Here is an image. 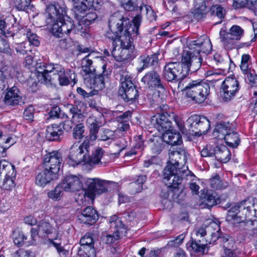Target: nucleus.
<instances>
[{
    "label": "nucleus",
    "mask_w": 257,
    "mask_h": 257,
    "mask_svg": "<svg viewBox=\"0 0 257 257\" xmlns=\"http://www.w3.org/2000/svg\"><path fill=\"white\" fill-rule=\"evenodd\" d=\"M188 156L182 149L169 153V161L163 171V181L169 187L177 188L185 176H188V167L185 166Z\"/></svg>",
    "instance_id": "obj_1"
},
{
    "label": "nucleus",
    "mask_w": 257,
    "mask_h": 257,
    "mask_svg": "<svg viewBox=\"0 0 257 257\" xmlns=\"http://www.w3.org/2000/svg\"><path fill=\"white\" fill-rule=\"evenodd\" d=\"M200 58L192 56L191 54L183 51L181 62H170L164 66L162 77L168 82L175 83L180 79L185 78L189 72H194L200 67Z\"/></svg>",
    "instance_id": "obj_2"
},
{
    "label": "nucleus",
    "mask_w": 257,
    "mask_h": 257,
    "mask_svg": "<svg viewBox=\"0 0 257 257\" xmlns=\"http://www.w3.org/2000/svg\"><path fill=\"white\" fill-rule=\"evenodd\" d=\"M45 15L46 22L52 25L51 33L55 37L62 38L73 30V22L66 16L65 5L50 4L46 6Z\"/></svg>",
    "instance_id": "obj_3"
},
{
    "label": "nucleus",
    "mask_w": 257,
    "mask_h": 257,
    "mask_svg": "<svg viewBox=\"0 0 257 257\" xmlns=\"http://www.w3.org/2000/svg\"><path fill=\"white\" fill-rule=\"evenodd\" d=\"M75 17L78 21L79 26H88L93 23L97 18L95 12H91L84 15V13L94 7L95 0H73Z\"/></svg>",
    "instance_id": "obj_4"
},
{
    "label": "nucleus",
    "mask_w": 257,
    "mask_h": 257,
    "mask_svg": "<svg viewBox=\"0 0 257 257\" xmlns=\"http://www.w3.org/2000/svg\"><path fill=\"white\" fill-rule=\"evenodd\" d=\"M90 146V143L88 138H85L83 142L80 144L79 143H74L69 150V165L75 167L80 164L85 165Z\"/></svg>",
    "instance_id": "obj_5"
},
{
    "label": "nucleus",
    "mask_w": 257,
    "mask_h": 257,
    "mask_svg": "<svg viewBox=\"0 0 257 257\" xmlns=\"http://www.w3.org/2000/svg\"><path fill=\"white\" fill-rule=\"evenodd\" d=\"M229 210L233 212L241 214L240 217L247 218V221L252 222L257 218V199L248 197L236 203Z\"/></svg>",
    "instance_id": "obj_6"
},
{
    "label": "nucleus",
    "mask_w": 257,
    "mask_h": 257,
    "mask_svg": "<svg viewBox=\"0 0 257 257\" xmlns=\"http://www.w3.org/2000/svg\"><path fill=\"white\" fill-rule=\"evenodd\" d=\"M129 23V19L124 17L120 12H117L111 15L108 21L109 31L105 34L106 38L112 42L113 47L117 45V40L124 24Z\"/></svg>",
    "instance_id": "obj_7"
},
{
    "label": "nucleus",
    "mask_w": 257,
    "mask_h": 257,
    "mask_svg": "<svg viewBox=\"0 0 257 257\" xmlns=\"http://www.w3.org/2000/svg\"><path fill=\"white\" fill-rule=\"evenodd\" d=\"M209 84L203 80L191 81L187 90V96L197 103L203 102L210 94Z\"/></svg>",
    "instance_id": "obj_8"
},
{
    "label": "nucleus",
    "mask_w": 257,
    "mask_h": 257,
    "mask_svg": "<svg viewBox=\"0 0 257 257\" xmlns=\"http://www.w3.org/2000/svg\"><path fill=\"white\" fill-rule=\"evenodd\" d=\"M110 229L112 234H107L103 237L106 243H112L119 240L122 235H125L126 229L121 220L116 215H113L109 219Z\"/></svg>",
    "instance_id": "obj_9"
},
{
    "label": "nucleus",
    "mask_w": 257,
    "mask_h": 257,
    "mask_svg": "<svg viewBox=\"0 0 257 257\" xmlns=\"http://www.w3.org/2000/svg\"><path fill=\"white\" fill-rule=\"evenodd\" d=\"M87 186L84 197L93 200L96 195H100L108 191L110 182L98 178H89L86 182Z\"/></svg>",
    "instance_id": "obj_10"
},
{
    "label": "nucleus",
    "mask_w": 257,
    "mask_h": 257,
    "mask_svg": "<svg viewBox=\"0 0 257 257\" xmlns=\"http://www.w3.org/2000/svg\"><path fill=\"white\" fill-rule=\"evenodd\" d=\"M244 35V30L240 26L233 25L228 32L222 29L220 31L219 35L223 45L228 48H231L240 40Z\"/></svg>",
    "instance_id": "obj_11"
},
{
    "label": "nucleus",
    "mask_w": 257,
    "mask_h": 257,
    "mask_svg": "<svg viewBox=\"0 0 257 257\" xmlns=\"http://www.w3.org/2000/svg\"><path fill=\"white\" fill-rule=\"evenodd\" d=\"M160 108L162 109L163 112L159 114L158 117L154 116L152 119V123L154 127L160 133H165L170 130L172 127V120L173 118L171 117V115L175 114L174 112L168 113L166 110L168 108L167 105H163Z\"/></svg>",
    "instance_id": "obj_12"
},
{
    "label": "nucleus",
    "mask_w": 257,
    "mask_h": 257,
    "mask_svg": "<svg viewBox=\"0 0 257 257\" xmlns=\"http://www.w3.org/2000/svg\"><path fill=\"white\" fill-rule=\"evenodd\" d=\"M171 117L174 118V121L178 126L179 130L186 135L196 136V128L197 127L198 115L194 114L187 119L185 124L181 117L172 114Z\"/></svg>",
    "instance_id": "obj_13"
},
{
    "label": "nucleus",
    "mask_w": 257,
    "mask_h": 257,
    "mask_svg": "<svg viewBox=\"0 0 257 257\" xmlns=\"http://www.w3.org/2000/svg\"><path fill=\"white\" fill-rule=\"evenodd\" d=\"M141 81L146 87L150 89L153 90L156 88L160 89L157 91L158 96L161 97V99L163 98V93L166 92V88L157 72L155 71L147 72L142 78Z\"/></svg>",
    "instance_id": "obj_14"
},
{
    "label": "nucleus",
    "mask_w": 257,
    "mask_h": 257,
    "mask_svg": "<svg viewBox=\"0 0 257 257\" xmlns=\"http://www.w3.org/2000/svg\"><path fill=\"white\" fill-rule=\"evenodd\" d=\"M188 48L189 50H184V51L190 53L192 56L198 57L200 59L201 66L202 59L199 55V53L202 52L206 54H209L212 50V44L210 39L208 37H205L203 41L202 39L192 41L189 44Z\"/></svg>",
    "instance_id": "obj_15"
},
{
    "label": "nucleus",
    "mask_w": 257,
    "mask_h": 257,
    "mask_svg": "<svg viewBox=\"0 0 257 257\" xmlns=\"http://www.w3.org/2000/svg\"><path fill=\"white\" fill-rule=\"evenodd\" d=\"M62 161V154L58 151H53L45 155L43 166L57 176Z\"/></svg>",
    "instance_id": "obj_16"
},
{
    "label": "nucleus",
    "mask_w": 257,
    "mask_h": 257,
    "mask_svg": "<svg viewBox=\"0 0 257 257\" xmlns=\"http://www.w3.org/2000/svg\"><path fill=\"white\" fill-rule=\"evenodd\" d=\"M223 94H221L222 99L228 101L233 98L239 89L238 81L232 77H227L221 84Z\"/></svg>",
    "instance_id": "obj_17"
},
{
    "label": "nucleus",
    "mask_w": 257,
    "mask_h": 257,
    "mask_svg": "<svg viewBox=\"0 0 257 257\" xmlns=\"http://www.w3.org/2000/svg\"><path fill=\"white\" fill-rule=\"evenodd\" d=\"M57 72L52 78H55L54 82H49L50 84H55L58 82L61 86H66L70 83V80L76 83V74L74 71L69 69H64L62 66H58L57 68Z\"/></svg>",
    "instance_id": "obj_18"
},
{
    "label": "nucleus",
    "mask_w": 257,
    "mask_h": 257,
    "mask_svg": "<svg viewBox=\"0 0 257 257\" xmlns=\"http://www.w3.org/2000/svg\"><path fill=\"white\" fill-rule=\"evenodd\" d=\"M56 232L55 227L46 219L39 221L37 228H32L31 229V237L33 239H35L37 235L41 237H46Z\"/></svg>",
    "instance_id": "obj_19"
},
{
    "label": "nucleus",
    "mask_w": 257,
    "mask_h": 257,
    "mask_svg": "<svg viewBox=\"0 0 257 257\" xmlns=\"http://www.w3.org/2000/svg\"><path fill=\"white\" fill-rule=\"evenodd\" d=\"M134 50V46L121 47L117 44L113 47L111 55L116 61H124L132 59L135 57Z\"/></svg>",
    "instance_id": "obj_20"
},
{
    "label": "nucleus",
    "mask_w": 257,
    "mask_h": 257,
    "mask_svg": "<svg viewBox=\"0 0 257 257\" xmlns=\"http://www.w3.org/2000/svg\"><path fill=\"white\" fill-rule=\"evenodd\" d=\"M61 183L63 190L66 191H78L83 187L81 179L78 176L73 175L65 177Z\"/></svg>",
    "instance_id": "obj_21"
},
{
    "label": "nucleus",
    "mask_w": 257,
    "mask_h": 257,
    "mask_svg": "<svg viewBox=\"0 0 257 257\" xmlns=\"http://www.w3.org/2000/svg\"><path fill=\"white\" fill-rule=\"evenodd\" d=\"M106 65L102 66L103 72L99 75L91 76L90 79L91 88H93V91L97 94V92L102 90L105 87V81L108 78L109 72L106 70Z\"/></svg>",
    "instance_id": "obj_22"
},
{
    "label": "nucleus",
    "mask_w": 257,
    "mask_h": 257,
    "mask_svg": "<svg viewBox=\"0 0 257 257\" xmlns=\"http://www.w3.org/2000/svg\"><path fill=\"white\" fill-rule=\"evenodd\" d=\"M57 179V176L44 168L43 170H38L36 173L35 183L40 187H44L52 181Z\"/></svg>",
    "instance_id": "obj_23"
},
{
    "label": "nucleus",
    "mask_w": 257,
    "mask_h": 257,
    "mask_svg": "<svg viewBox=\"0 0 257 257\" xmlns=\"http://www.w3.org/2000/svg\"><path fill=\"white\" fill-rule=\"evenodd\" d=\"M78 219L80 222L84 224L92 225L98 219L97 211L91 206H88L84 209L80 214L77 216Z\"/></svg>",
    "instance_id": "obj_24"
},
{
    "label": "nucleus",
    "mask_w": 257,
    "mask_h": 257,
    "mask_svg": "<svg viewBox=\"0 0 257 257\" xmlns=\"http://www.w3.org/2000/svg\"><path fill=\"white\" fill-rule=\"evenodd\" d=\"M219 230V224L213 220H209L206 221L200 228L196 230V235L198 238L199 237H203L207 233L211 235H213L216 234L215 231H216V233H217Z\"/></svg>",
    "instance_id": "obj_25"
},
{
    "label": "nucleus",
    "mask_w": 257,
    "mask_h": 257,
    "mask_svg": "<svg viewBox=\"0 0 257 257\" xmlns=\"http://www.w3.org/2000/svg\"><path fill=\"white\" fill-rule=\"evenodd\" d=\"M101 117L94 116H89L87 119V124L89 130V139L95 141L97 139L99 128L102 126Z\"/></svg>",
    "instance_id": "obj_26"
},
{
    "label": "nucleus",
    "mask_w": 257,
    "mask_h": 257,
    "mask_svg": "<svg viewBox=\"0 0 257 257\" xmlns=\"http://www.w3.org/2000/svg\"><path fill=\"white\" fill-rule=\"evenodd\" d=\"M4 101L7 105L16 106L22 102L18 88L13 86L11 88L5 95Z\"/></svg>",
    "instance_id": "obj_27"
},
{
    "label": "nucleus",
    "mask_w": 257,
    "mask_h": 257,
    "mask_svg": "<svg viewBox=\"0 0 257 257\" xmlns=\"http://www.w3.org/2000/svg\"><path fill=\"white\" fill-rule=\"evenodd\" d=\"M202 239L195 238L188 242L187 244V248L191 252L203 255L206 252L207 243L206 240L202 237ZM208 250H206L207 251Z\"/></svg>",
    "instance_id": "obj_28"
},
{
    "label": "nucleus",
    "mask_w": 257,
    "mask_h": 257,
    "mask_svg": "<svg viewBox=\"0 0 257 257\" xmlns=\"http://www.w3.org/2000/svg\"><path fill=\"white\" fill-rule=\"evenodd\" d=\"M36 74L38 81L46 84H48L49 82H54L55 78H52L51 75L45 73V63H40L37 64L36 66Z\"/></svg>",
    "instance_id": "obj_29"
},
{
    "label": "nucleus",
    "mask_w": 257,
    "mask_h": 257,
    "mask_svg": "<svg viewBox=\"0 0 257 257\" xmlns=\"http://www.w3.org/2000/svg\"><path fill=\"white\" fill-rule=\"evenodd\" d=\"M127 28L123 27L122 30H121L122 33L119 34L117 40V44H118L119 46H134L133 45V39L132 35H133V36H134L135 35V33H128V31H127Z\"/></svg>",
    "instance_id": "obj_30"
},
{
    "label": "nucleus",
    "mask_w": 257,
    "mask_h": 257,
    "mask_svg": "<svg viewBox=\"0 0 257 257\" xmlns=\"http://www.w3.org/2000/svg\"><path fill=\"white\" fill-rule=\"evenodd\" d=\"M233 125L228 122H220L217 124L213 132L214 136L219 139H223L229 132L232 131Z\"/></svg>",
    "instance_id": "obj_31"
},
{
    "label": "nucleus",
    "mask_w": 257,
    "mask_h": 257,
    "mask_svg": "<svg viewBox=\"0 0 257 257\" xmlns=\"http://www.w3.org/2000/svg\"><path fill=\"white\" fill-rule=\"evenodd\" d=\"M63 134V131L61 126L54 124L47 127L45 136L50 141H58Z\"/></svg>",
    "instance_id": "obj_32"
},
{
    "label": "nucleus",
    "mask_w": 257,
    "mask_h": 257,
    "mask_svg": "<svg viewBox=\"0 0 257 257\" xmlns=\"http://www.w3.org/2000/svg\"><path fill=\"white\" fill-rule=\"evenodd\" d=\"M214 157L218 161L225 163L230 159L231 152L227 147L220 145L215 148Z\"/></svg>",
    "instance_id": "obj_33"
},
{
    "label": "nucleus",
    "mask_w": 257,
    "mask_h": 257,
    "mask_svg": "<svg viewBox=\"0 0 257 257\" xmlns=\"http://www.w3.org/2000/svg\"><path fill=\"white\" fill-rule=\"evenodd\" d=\"M163 138L159 136H155L149 139V145L152 153L155 155L161 153L165 147Z\"/></svg>",
    "instance_id": "obj_34"
},
{
    "label": "nucleus",
    "mask_w": 257,
    "mask_h": 257,
    "mask_svg": "<svg viewBox=\"0 0 257 257\" xmlns=\"http://www.w3.org/2000/svg\"><path fill=\"white\" fill-rule=\"evenodd\" d=\"M104 151L100 147H97L95 150L92 152L91 156H89V154L87 156L86 164H89L90 166L94 165L102 164L100 161Z\"/></svg>",
    "instance_id": "obj_35"
},
{
    "label": "nucleus",
    "mask_w": 257,
    "mask_h": 257,
    "mask_svg": "<svg viewBox=\"0 0 257 257\" xmlns=\"http://www.w3.org/2000/svg\"><path fill=\"white\" fill-rule=\"evenodd\" d=\"M120 81L121 82V88L119 89L120 93L135 86L128 72L123 70L120 71Z\"/></svg>",
    "instance_id": "obj_36"
},
{
    "label": "nucleus",
    "mask_w": 257,
    "mask_h": 257,
    "mask_svg": "<svg viewBox=\"0 0 257 257\" xmlns=\"http://www.w3.org/2000/svg\"><path fill=\"white\" fill-rule=\"evenodd\" d=\"M163 138L165 143L172 146L180 145L182 142L179 133L168 131L163 134Z\"/></svg>",
    "instance_id": "obj_37"
},
{
    "label": "nucleus",
    "mask_w": 257,
    "mask_h": 257,
    "mask_svg": "<svg viewBox=\"0 0 257 257\" xmlns=\"http://www.w3.org/2000/svg\"><path fill=\"white\" fill-rule=\"evenodd\" d=\"M158 56L156 54H152L150 56L143 55L139 58V62L142 66L139 70V71H143L149 66L154 65L158 62Z\"/></svg>",
    "instance_id": "obj_38"
},
{
    "label": "nucleus",
    "mask_w": 257,
    "mask_h": 257,
    "mask_svg": "<svg viewBox=\"0 0 257 257\" xmlns=\"http://www.w3.org/2000/svg\"><path fill=\"white\" fill-rule=\"evenodd\" d=\"M196 136H201L207 133L210 127V122L205 117L198 115Z\"/></svg>",
    "instance_id": "obj_39"
},
{
    "label": "nucleus",
    "mask_w": 257,
    "mask_h": 257,
    "mask_svg": "<svg viewBox=\"0 0 257 257\" xmlns=\"http://www.w3.org/2000/svg\"><path fill=\"white\" fill-rule=\"evenodd\" d=\"M223 139L226 144L232 148L237 147L240 143L239 135L237 133L234 132L233 128H232V131L229 132Z\"/></svg>",
    "instance_id": "obj_40"
},
{
    "label": "nucleus",
    "mask_w": 257,
    "mask_h": 257,
    "mask_svg": "<svg viewBox=\"0 0 257 257\" xmlns=\"http://www.w3.org/2000/svg\"><path fill=\"white\" fill-rule=\"evenodd\" d=\"M16 19L13 15L8 17L5 20H0V30L2 31V33L4 35L11 34L12 31L10 30L11 28L8 22L10 21L12 23L11 27L14 28L15 26L13 22H16Z\"/></svg>",
    "instance_id": "obj_41"
},
{
    "label": "nucleus",
    "mask_w": 257,
    "mask_h": 257,
    "mask_svg": "<svg viewBox=\"0 0 257 257\" xmlns=\"http://www.w3.org/2000/svg\"><path fill=\"white\" fill-rule=\"evenodd\" d=\"M89 55L85 57L82 62V70L85 75H88L89 77L94 75L95 69L92 65L93 62L88 58Z\"/></svg>",
    "instance_id": "obj_42"
},
{
    "label": "nucleus",
    "mask_w": 257,
    "mask_h": 257,
    "mask_svg": "<svg viewBox=\"0 0 257 257\" xmlns=\"http://www.w3.org/2000/svg\"><path fill=\"white\" fill-rule=\"evenodd\" d=\"M141 21L142 17L140 15H137L133 20V25L131 23L129 20V23L126 25L124 24L123 27L127 29V30L128 31V33H135V36H137L138 34Z\"/></svg>",
    "instance_id": "obj_43"
},
{
    "label": "nucleus",
    "mask_w": 257,
    "mask_h": 257,
    "mask_svg": "<svg viewBox=\"0 0 257 257\" xmlns=\"http://www.w3.org/2000/svg\"><path fill=\"white\" fill-rule=\"evenodd\" d=\"M203 203L208 207H211L219 203L218 197L215 192L208 191L203 198Z\"/></svg>",
    "instance_id": "obj_44"
},
{
    "label": "nucleus",
    "mask_w": 257,
    "mask_h": 257,
    "mask_svg": "<svg viewBox=\"0 0 257 257\" xmlns=\"http://www.w3.org/2000/svg\"><path fill=\"white\" fill-rule=\"evenodd\" d=\"M8 176H15L14 166L5 160L0 161V174Z\"/></svg>",
    "instance_id": "obj_45"
},
{
    "label": "nucleus",
    "mask_w": 257,
    "mask_h": 257,
    "mask_svg": "<svg viewBox=\"0 0 257 257\" xmlns=\"http://www.w3.org/2000/svg\"><path fill=\"white\" fill-rule=\"evenodd\" d=\"M69 112L72 114L73 120H77V122H79L84 119L85 116L78 105H70Z\"/></svg>",
    "instance_id": "obj_46"
},
{
    "label": "nucleus",
    "mask_w": 257,
    "mask_h": 257,
    "mask_svg": "<svg viewBox=\"0 0 257 257\" xmlns=\"http://www.w3.org/2000/svg\"><path fill=\"white\" fill-rule=\"evenodd\" d=\"M121 95L126 101H133L139 96L138 91L135 85L121 93Z\"/></svg>",
    "instance_id": "obj_47"
},
{
    "label": "nucleus",
    "mask_w": 257,
    "mask_h": 257,
    "mask_svg": "<svg viewBox=\"0 0 257 257\" xmlns=\"http://www.w3.org/2000/svg\"><path fill=\"white\" fill-rule=\"evenodd\" d=\"M63 187L61 185V183H60L53 190L48 192V197L54 201H58L63 195Z\"/></svg>",
    "instance_id": "obj_48"
},
{
    "label": "nucleus",
    "mask_w": 257,
    "mask_h": 257,
    "mask_svg": "<svg viewBox=\"0 0 257 257\" xmlns=\"http://www.w3.org/2000/svg\"><path fill=\"white\" fill-rule=\"evenodd\" d=\"M218 239L222 243L224 249L236 248L234 239L228 234L218 237Z\"/></svg>",
    "instance_id": "obj_49"
},
{
    "label": "nucleus",
    "mask_w": 257,
    "mask_h": 257,
    "mask_svg": "<svg viewBox=\"0 0 257 257\" xmlns=\"http://www.w3.org/2000/svg\"><path fill=\"white\" fill-rule=\"evenodd\" d=\"M240 215H242L240 214L238 215V214L229 210L226 216V220L228 221L232 222V223L234 224L248 222L247 221V218L240 217Z\"/></svg>",
    "instance_id": "obj_50"
},
{
    "label": "nucleus",
    "mask_w": 257,
    "mask_h": 257,
    "mask_svg": "<svg viewBox=\"0 0 257 257\" xmlns=\"http://www.w3.org/2000/svg\"><path fill=\"white\" fill-rule=\"evenodd\" d=\"M98 134L97 139L103 141L113 139L114 136V132L107 128H101Z\"/></svg>",
    "instance_id": "obj_51"
},
{
    "label": "nucleus",
    "mask_w": 257,
    "mask_h": 257,
    "mask_svg": "<svg viewBox=\"0 0 257 257\" xmlns=\"http://www.w3.org/2000/svg\"><path fill=\"white\" fill-rule=\"evenodd\" d=\"M5 176V178L3 180L0 181V187L5 190H11L15 186L14 179L15 176Z\"/></svg>",
    "instance_id": "obj_52"
},
{
    "label": "nucleus",
    "mask_w": 257,
    "mask_h": 257,
    "mask_svg": "<svg viewBox=\"0 0 257 257\" xmlns=\"http://www.w3.org/2000/svg\"><path fill=\"white\" fill-rule=\"evenodd\" d=\"M25 31L26 32L24 34L26 35L29 40V46L30 45H32L35 46H38L39 45L40 42L37 35L35 33L32 32L29 28H26Z\"/></svg>",
    "instance_id": "obj_53"
},
{
    "label": "nucleus",
    "mask_w": 257,
    "mask_h": 257,
    "mask_svg": "<svg viewBox=\"0 0 257 257\" xmlns=\"http://www.w3.org/2000/svg\"><path fill=\"white\" fill-rule=\"evenodd\" d=\"M80 247L78 249L82 247L95 249L94 247V242L92 238L89 235H84L80 240Z\"/></svg>",
    "instance_id": "obj_54"
},
{
    "label": "nucleus",
    "mask_w": 257,
    "mask_h": 257,
    "mask_svg": "<svg viewBox=\"0 0 257 257\" xmlns=\"http://www.w3.org/2000/svg\"><path fill=\"white\" fill-rule=\"evenodd\" d=\"M210 182L211 186L215 189H224L227 186V183L221 180L218 175L211 178Z\"/></svg>",
    "instance_id": "obj_55"
},
{
    "label": "nucleus",
    "mask_w": 257,
    "mask_h": 257,
    "mask_svg": "<svg viewBox=\"0 0 257 257\" xmlns=\"http://www.w3.org/2000/svg\"><path fill=\"white\" fill-rule=\"evenodd\" d=\"M84 132V126L80 122L76 124L75 127L73 129V137L75 139H81L83 137Z\"/></svg>",
    "instance_id": "obj_56"
},
{
    "label": "nucleus",
    "mask_w": 257,
    "mask_h": 257,
    "mask_svg": "<svg viewBox=\"0 0 257 257\" xmlns=\"http://www.w3.org/2000/svg\"><path fill=\"white\" fill-rule=\"evenodd\" d=\"M87 248L84 247L78 249L77 254L79 257H96L95 249Z\"/></svg>",
    "instance_id": "obj_57"
},
{
    "label": "nucleus",
    "mask_w": 257,
    "mask_h": 257,
    "mask_svg": "<svg viewBox=\"0 0 257 257\" xmlns=\"http://www.w3.org/2000/svg\"><path fill=\"white\" fill-rule=\"evenodd\" d=\"M13 239L15 244L21 246L23 242L27 239V237L25 236L22 232L14 231L13 233Z\"/></svg>",
    "instance_id": "obj_58"
},
{
    "label": "nucleus",
    "mask_w": 257,
    "mask_h": 257,
    "mask_svg": "<svg viewBox=\"0 0 257 257\" xmlns=\"http://www.w3.org/2000/svg\"><path fill=\"white\" fill-rule=\"evenodd\" d=\"M184 79L185 78L180 79L177 80L175 83H171V84H173L174 85L175 89H176V87H177L178 90H185L186 92V93L187 94V90H188L189 86L191 84V81L187 84H185L183 81Z\"/></svg>",
    "instance_id": "obj_59"
},
{
    "label": "nucleus",
    "mask_w": 257,
    "mask_h": 257,
    "mask_svg": "<svg viewBox=\"0 0 257 257\" xmlns=\"http://www.w3.org/2000/svg\"><path fill=\"white\" fill-rule=\"evenodd\" d=\"M202 157H213L215 156V148L207 145L200 152Z\"/></svg>",
    "instance_id": "obj_60"
},
{
    "label": "nucleus",
    "mask_w": 257,
    "mask_h": 257,
    "mask_svg": "<svg viewBox=\"0 0 257 257\" xmlns=\"http://www.w3.org/2000/svg\"><path fill=\"white\" fill-rule=\"evenodd\" d=\"M211 11L213 15L220 19L223 18L226 13L225 10L220 6H213L211 7Z\"/></svg>",
    "instance_id": "obj_61"
},
{
    "label": "nucleus",
    "mask_w": 257,
    "mask_h": 257,
    "mask_svg": "<svg viewBox=\"0 0 257 257\" xmlns=\"http://www.w3.org/2000/svg\"><path fill=\"white\" fill-rule=\"evenodd\" d=\"M34 107L32 105L28 106L24 111V118L28 122H32L34 119Z\"/></svg>",
    "instance_id": "obj_62"
},
{
    "label": "nucleus",
    "mask_w": 257,
    "mask_h": 257,
    "mask_svg": "<svg viewBox=\"0 0 257 257\" xmlns=\"http://www.w3.org/2000/svg\"><path fill=\"white\" fill-rule=\"evenodd\" d=\"M31 0H15L14 3L17 9L20 11H24L30 5Z\"/></svg>",
    "instance_id": "obj_63"
},
{
    "label": "nucleus",
    "mask_w": 257,
    "mask_h": 257,
    "mask_svg": "<svg viewBox=\"0 0 257 257\" xmlns=\"http://www.w3.org/2000/svg\"><path fill=\"white\" fill-rule=\"evenodd\" d=\"M245 79L248 81L250 85L257 87V75L253 70L245 75Z\"/></svg>",
    "instance_id": "obj_64"
}]
</instances>
